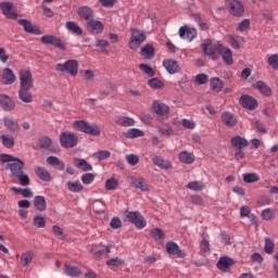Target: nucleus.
<instances>
[{"label": "nucleus", "mask_w": 278, "mask_h": 278, "mask_svg": "<svg viewBox=\"0 0 278 278\" xmlns=\"http://www.w3.org/2000/svg\"><path fill=\"white\" fill-rule=\"evenodd\" d=\"M87 27H90V29H92V31H94L96 34H103V23H101V21H97V20H91L89 22H87Z\"/></svg>", "instance_id": "72a5a7b5"}, {"label": "nucleus", "mask_w": 278, "mask_h": 278, "mask_svg": "<svg viewBox=\"0 0 278 278\" xmlns=\"http://www.w3.org/2000/svg\"><path fill=\"white\" fill-rule=\"evenodd\" d=\"M211 88L214 92H220L225 88V81L219 77H213L211 78Z\"/></svg>", "instance_id": "4c0bfd02"}, {"label": "nucleus", "mask_w": 278, "mask_h": 278, "mask_svg": "<svg viewBox=\"0 0 278 278\" xmlns=\"http://www.w3.org/2000/svg\"><path fill=\"white\" fill-rule=\"evenodd\" d=\"M20 88H34V74L30 68H22L18 72Z\"/></svg>", "instance_id": "0eeeda50"}, {"label": "nucleus", "mask_w": 278, "mask_h": 278, "mask_svg": "<svg viewBox=\"0 0 278 278\" xmlns=\"http://www.w3.org/2000/svg\"><path fill=\"white\" fill-rule=\"evenodd\" d=\"M35 174L37 175L38 178L41 179V181H51V173L47 170L45 167L37 166L35 167Z\"/></svg>", "instance_id": "7c9ffc66"}, {"label": "nucleus", "mask_w": 278, "mask_h": 278, "mask_svg": "<svg viewBox=\"0 0 278 278\" xmlns=\"http://www.w3.org/2000/svg\"><path fill=\"white\" fill-rule=\"evenodd\" d=\"M35 255L36 254L34 253V251H26V252L22 253V255H21V264H22V266L24 268L29 266V264H31V262H34Z\"/></svg>", "instance_id": "473e14b6"}, {"label": "nucleus", "mask_w": 278, "mask_h": 278, "mask_svg": "<svg viewBox=\"0 0 278 278\" xmlns=\"http://www.w3.org/2000/svg\"><path fill=\"white\" fill-rule=\"evenodd\" d=\"M17 23L24 28L26 34H36V36H40V34H42V31L39 30V28H36L29 20H18Z\"/></svg>", "instance_id": "aec40b11"}, {"label": "nucleus", "mask_w": 278, "mask_h": 278, "mask_svg": "<svg viewBox=\"0 0 278 278\" xmlns=\"http://www.w3.org/2000/svg\"><path fill=\"white\" fill-rule=\"evenodd\" d=\"M77 14L80 18H84V21H92L94 18V11L90 7H80L77 10Z\"/></svg>", "instance_id": "5701e85b"}, {"label": "nucleus", "mask_w": 278, "mask_h": 278, "mask_svg": "<svg viewBox=\"0 0 278 278\" xmlns=\"http://www.w3.org/2000/svg\"><path fill=\"white\" fill-rule=\"evenodd\" d=\"M42 45H53L54 47H58L61 49V51H64L66 47L62 42V39L60 37L53 36V35H45L41 37Z\"/></svg>", "instance_id": "f8f14e48"}, {"label": "nucleus", "mask_w": 278, "mask_h": 278, "mask_svg": "<svg viewBox=\"0 0 278 278\" xmlns=\"http://www.w3.org/2000/svg\"><path fill=\"white\" fill-rule=\"evenodd\" d=\"M52 233L59 238V240H64L66 236H64V229L60 225L52 226Z\"/></svg>", "instance_id": "bf43d9fd"}, {"label": "nucleus", "mask_w": 278, "mask_h": 278, "mask_svg": "<svg viewBox=\"0 0 278 278\" xmlns=\"http://www.w3.org/2000/svg\"><path fill=\"white\" fill-rule=\"evenodd\" d=\"M168 255H177L178 257H186V252L179 249V245L173 241H169L165 245Z\"/></svg>", "instance_id": "6ab92c4d"}, {"label": "nucleus", "mask_w": 278, "mask_h": 278, "mask_svg": "<svg viewBox=\"0 0 278 278\" xmlns=\"http://www.w3.org/2000/svg\"><path fill=\"white\" fill-rule=\"evenodd\" d=\"M94 177H96L94 174L87 173V174H84L80 179L85 186H90V184L94 181Z\"/></svg>", "instance_id": "680f3d73"}, {"label": "nucleus", "mask_w": 278, "mask_h": 278, "mask_svg": "<svg viewBox=\"0 0 278 278\" xmlns=\"http://www.w3.org/2000/svg\"><path fill=\"white\" fill-rule=\"evenodd\" d=\"M9 60H10V54L8 53V50H5L4 47H0V62H1V64H8Z\"/></svg>", "instance_id": "0e129e2a"}, {"label": "nucleus", "mask_w": 278, "mask_h": 278, "mask_svg": "<svg viewBox=\"0 0 278 278\" xmlns=\"http://www.w3.org/2000/svg\"><path fill=\"white\" fill-rule=\"evenodd\" d=\"M151 108L154 114H157L159 116H168V112H170V109H168V105L164 104V102L160 100H154L152 102Z\"/></svg>", "instance_id": "4468645a"}, {"label": "nucleus", "mask_w": 278, "mask_h": 278, "mask_svg": "<svg viewBox=\"0 0 278 278\" xmlns=\"http://www.w3.org/2000/svg\"><path fill=\"white\" fill-rule=\"evenodd\" d=\"M230 142L233 149H244L245 147H249V140L240 136L232 137Z\"/></svg>", "instance_id": "c756f323"}, {"label": "nucleus", "mask_w": 278, "mask_h": 278, "mask_svg": "<svg viewBox=\"0 0 278 278\" xmlns=\"http://www.w3.org/2000/svg\"><path fill=\"white\" fill-rule=\"evenodd\" d=\"M2 123L8 129V131H11L12 134H18L21 131V125H18V119L14 118L13 116L5 115L2 118Z\"/></svg>", "instance_id": "9d476101"}, {"label": "nucleus", "mask_w": 278, "mask_h": 278, "mask_svg": "<svg viewBox=\"0 0 278 278\" xmlns=\"http://www.w3.org/2000/svg\"><path fill=\"white\" fill-rule=\"evenodd\" d=\"M201 47L204 54H206L208 58H214L216 53H219L223 43H220V41L214 42L212 39H207L202 43Z\"/></svg>", "instance_id": "1a4fd4ad"}, {"label": "nucleus", "mask_w": 278, "mask_h": 278, "mask_svg": "<svg viewBox=\"0 0 278 278\" xmlns=\"http://www.w3.org/2000/svg\"><path fill=\"white\" fill-rule=\"evenodd\" d=\"M148 86L152 88V90H162V88H164V81L159 78H151L148 80Z\"/></svg>", "instance_id": "49530a36"}, {"label": "nucleus", "mask_w": 278, "mask_h": 278, "mask_svg": "<svg viewBox=\"0 0 278 278\" xmlns=\"http://www.w3.org/2000/svg\"><path fill=\"white\" fill-rule=\"evenodd\" d=\"M125 159L129 166H137L140 162V156H138V154H127Z\"/></svg>", "instance_id": "4d7b16f0"}, {"label": "nucleus", "mask_w": 278, "mask_h": 278, "mask_svg": "<svg viewBox=\"0 0 278 278\" xmlns=\"http://www.w3.org/2000/svg\"><path fill=\"white\" fill-rule=\"evenodd\" d=\"M64 273L68 277H79V275H81V270H79V268L71 266L68 264L65 265Z\"/></svg>", "instance_id": "c03bdc74"}, {"label": "nucleus", "mask_w": 278, "mask_h": 278, "mask_svg": "<svg viewBox=\"0 0 278 278\" xmlns=\"http://www.w3.org/2000/svg\"><path fill=\"white\" fill-rule=\"evenodd\" d=\"M73 129L87 134V136H101V128L97 124H90L85 119L74 121L72 124Z\"/></svg>", "instance_id": "f03ea898"}, {"label": "nucleus", "mask_w": 278, "mask_h": 278, "mask_svg": "<svg viewBox=\"0 0 278 278\" xmlns=\"http://www.w3.org/2000/svg\"><path fill=\"white\" fill-rule=\"evenodd\" d=\"M222 123H224L226 127H236V125H238V118L231 112L225 111L222 113Z\"/></svg>", "instance_id": "b1692460"}, {"label": "nucleus", "mask_w": 278, "mask_h": 278, "mask_svg": "<svg viewBox=\"0 0 278 278\" xmlns=\"http://www.w3.org/2000/svg\"><path fill=\"white\" fill-rule=\"evenodd\" d=\"M34 205L37 212H45L47 210V200L42 195H37L34 199Z\"/></svg>", "instance_id": "f704fd0d"}, {"label": "nucleus", "mask_w": 278, "mask_h": 278, "mask_svg": "<svg viewBox=\"0 0 278 278\" xmlns=\"http://www.w3.org/2000/svg\"><path fill=\"white\" fill-rule=\"evenodd\" d=\"M125 220L135 225L137 229H144L147 227V219L140 212H125Z\"/></svg>", "instance_id": "39448f33"}, {"label": "nucleus", "mask_w": 278, "mask_h": 278, "mask_svg": "<svg viewBox=\"0 0 278 278\" xmlns=\"http://www.w3.org/2000/svg\"><path fill=\"white\" fill-rule=\"evenodd\" d=\"M74 164H75L76 168H79L80 170H85V172L92 170V165H90L84 159H75Z\"/></svg>", "instance_id": "79ce46f5"}, {"label": "nucleus", "mask_w": 278, "mask_h": 278, "mask_svg": "<svg viewBox=\"0 0 278 278\" xmlns=\"http://www.w3.org/2000/svg\"><path fill=\"white\" fill-rule=\"evenodd\" d=\"M39 147L40 149H46V151H53V140L49 137H43L39 140Z\"/></svg>", "instance_id": "37998d69"}, {"label": "nucleus", "mask_w": 278, "mask_h": 278, "mask_svg": "<svg viewBox=\"0 0 278 278\" xmlns=\"http://www.w3.org/2000/svg\"><path fill=\"white\" fill-rule=\"evenodd\" d=\"M141 55L144 58V60H152L153 55H155V48H153L152 45H146L141 49Z\"/></svg>", "instance_id": "58836bf2"}, {"label": "nucleus", "mask_w": 278, "mask_h": 278, "mask_svg": "<svg viewBox=\"0 0 278 278\" xmlns=\"http://www.w3.org/2000/svg\"><path fill=\"white\" fill-rule=\"evenodd\" d=\"M150 233L156 242H162L164 240V231L160 228H153Z\"/></svg>", "instance_id": "603ef678"}, {"label": "nucleus", "mask_w": 278, "mask_h": 278, "mask_svg": "<svg viewBox=\"0 0 278 278\" xmlns=\"http://www.w3.org/2000/svg\"><path fill=\"white\" fill-rule=\"evenodd\" d=\"M47 162L50 166H55L58 170H64V162L60 161L56 156H49Z\"/></svg>", "instance_id": "a18cd8bd"}, {"label": "nucleus", "mask_w": 278, "mask_h": 278, "mask_svg": "<svg viewBox=\"0 0 278 278\" xmlns=\"http://www.w3.org/2000/svg\"><path fill=\"white\" fill-rule=\"evenodd\" d=\"M139 70L143 75H147L148 77H155V70H153V67H151L149 64H139Z\"/></svg>", "instance_id": "de8ad7c7"}, {"label": "nucleus", "mask_w": 278, "mask_h": 278, "mask_svg": "<svg viewBox=\"0 0 278 278\" xmlns=\"http://www.w3.org/2000/svg\"><path fill=\"white\" fill-rule=\"evenodd\" d=\"M218 54L222 55L223 61L227 66H231L233 64V52H231V49L222 45Z\"/></svg>", "instance_id": "412c9836"}, {"label": "nucleus", "mask_w": 278, "mask_h": 278, "mask_svg": "<svg viewBox=\"0 0 278 278\" xmlns=\"http://www.w3.org/2000/svg\"><path fill=\"white\" fill-rule=\"evenodd\" d=\"M181 125L186 129H194V127H197V122H194L193 119L184 118L181 119Z\"/></svg>", "instance_id": "338daca9"}, {"label": "nucleus", "mask_w": 278, "mask_h": 278, "mask_svg": "<svg viewBox=\"0 0 278 278\" xmlns=\"http://www.w3.org/2000/svg\"><path fill=\"white\" fill-rule=\"evenodd\" d=\"M210 79V76H207L206 74H198L194 78V84L197 86H204V84H207Z\"/></svg>", "instance_id": "6e6d98bb"}, {"label": "nucleus", "mask_w": 278, "mask_h": 278, "mask_svg": "<svg viewBox=\"0 0 278 278\" xmlns=\"http://www.w3.org/2000/svg\"><path fill=\"white\" fill-rule=\"evenodd\" d=\"M55 71L56 73H67L71 77H77L79 75V62L77 60H67L64 63H58Z\"/></svg>", "instance_id": "7ed1b4c3"}, {"label": "nucleus", "mask_w": 278, "mask_h": 278, "mask_svg": "<svg viewBox=\"0 0 278 278\" xmlns=\"http://www.w3.org/2000/svg\"><path fill=\"white\" fill-rule=\"evenodd\" d=\"M16 81V74H14V71L7 67L2 71V84L4 86H11V84H14Z\"/></svg>", "instance_id": "4be33fe9"}, {"label": "nucleus", "mask_w": 278, "mask_h": 278, "mask_svg": "<svg viewBox=\"0 0 278 278\" xmlns=\"http://www.w3.org/2000/svg\"><path fill=\"white\" fill-rule=\"evenodd\" d=\"M236 29L237 31H240V34L247 33L249 29H251V20L244 18L238 24Z\"/></svg>", "instance_id": "09e8293b"}, {"label": "nucleus", "mask_w": 278, "mask_h": 278, "mask_svg": "<svg viewBox=\"0 0 278 278\" xmlns=\"http://www.w3.org/2000/svg\"><path fill=\"white\" fill-rule=\"evenodd\" d=\"M0 10H2V13L7 18H11L13 21L18 18V13H16V9H14V4H12V2H1Z\"/></svg>", "instance_id": "9b49d317"}, {"label": "nucleus", "mask_w": 278, "mask_h": 278, "mask_svg": "<svg viewBox=\"0 0 278 278\" xmlns=\"http://www.w3.org/2000/svg\"><path fill=\"white\" fill-rule=\"evenodd\" d=\"M152 162L154 166L163 168V170H170V168H173V163H170L168 160H164V157L160 155L154 156Z\"/></svg>", "instance_id": "a878e982"}, {"label": "nucleus", "mask_w": 278, "mask_h": 278, "mask_svg": "<svg viewBox=\"0 0 278 278\" xmlns=\"http://www.w3.org/2000/svg\"><path fill=\"white\" fill-rule=\"evenodd\" d=\"M163 67L169 75H177V73L181 71V67H179V62L175 61L174 59L163 60Z\"/></svg>", "instance_id": "ddd939ff"}, {"label": "nucleus", "mask_w": 278, "mask_h": 278, "mask_svg": "<svg viewBox=\"0 0 278 278\" xmlns=\"http://www.w3.org/2000/svg\"><path fill=\"white\" fill-rule=\"evenodd\" d=\"M256 89L264 94V97H270L273 94V90H270V87L266 86V83L258 80L255 85Z\"/></svg>", "instance_id": "a19ab883"}, {"label": "nucleus", "mask_w": 278, "mask_h": 278, "mask_svg": "<svg viewBox=\"0 0 278 278\" xmlns=\"http://www.w3.org/2000/svg\"><path fill=\"white\" fill-rule=\"evenodd\" d=\"M66 30L71 31V34H75L76 36H81L84 34V29L79 27V24L76 22H66L65 24Z\"/></svg>", "instance_id": "c9c22d12"}, {"label": "nucleus", "mask_w": 278, "mask_h": 278, "mask_svg": "<svg viewBox=\"0 0 278 278\" xmlns=\"http://www.w3.org/2000/svg\"><path fill=\"white\" fill-rule=\"evenodd\" d=\"M0 140H2V144L7 149H12V147H14V137L10 135H1Z\"/></svg>", "instance_id": "8fccbe9b"}, {"label": "nucleus", "mask_w": 278, "mask_h": 278, "mask_svg": "<svg viewBox=\"0 0 278 278\" xmlns=\"http://www.w3.org/2000/svg\"><path fill=\"white\" fill-rule=\"evenodd\" d=\"M179 36L188 42H192L197 38V30L187 26H181L179 28Z\"/></svg>", "instance_id": "f3484780"}, {"label": "nucleus", "mask_w": 278, "mask_h": 278, "mask_svg": "<svg viewBox=\"0 0 278 278\" xmlns=\"http://www.w3.org/2000/svg\"><path fill=\"white\" fill-rule=\"evenodd\" d=\"M243 181H244V184H256V181H260V175H257L255 173L244 174Z\"/></svg>", "instance_id": "3c124183"}, {"label": "nucleus", "mask_w": 278, "mask_h": 278, "mask_svg": "<svg viewBox=\"0 0 278 278\" xmlns=\"http://www.w3.org/2000/svg\"><path fill=\"white\" fill-rule=\"evenodd\" d=\"M130 31L129 49H131V51H138L142 46V42L147 40V33L140 28H130Z\"/></svg>", "instance_id": "20e7f679"}, {"label": "nucleus", "mask_w": 278, "mask_h": 278, "mask_svg": "<svg viewBox=\"0 0 278 278\" xmlns=\"http://www.w3.org/2000/svg\"><path fill=\"white\" fill-rule=\"evenodd\" d=\"M187 190H192L193 192H203V189L205 188V184L199 180L190 181L186 185Z\"/></svg>", "instance_id": "e433bc0d"}, {"label": "nucleus", "mask_w": 278, "mask_h": 278, "mask_svg": "<svg viewBox=\"0 0 278 278\" xmlns=\"http://www.w3.org/2000/svg\"><path fill=\"white\" fill-rule=\"evenodd\" d=\"M31 89L20 87L18 99L22 103H34V94H31Z\"/></svg>", "instance_id": "393cba45"}, {"label": "nucleus", "mask_w": 278, "mask_h": 278, "mask_svg": "<svg viewBox=\"0 0 278 278\" xmlns=\"http://www.w3.org/2000/svg\"><path fill=\"white\" fill-rule=\"evenodd\" d=\"M239 103L240 105H242V108H245L247 110H255V108H257V100L249 94L241 96L239 99Z\"/></svg>", "instance_id": "a211bd4d"}, {"label": "nucleus", "mask_w": 278, "mask_h": 278, "mask_svg": "<svg viewBox=\"0 0 278 278\" xmlns=\"http://www.w3.org/2000/svg\"><path fill=\"white\" fill-rule=\"evenodd\" d=\"M267 64H269L274 71H278V54H271L267 60Z\"/></svg>", "instance_id": "e2e57ef3"}, {"label": "nucleus", "mask_w": 278, "mask_h": 278, "mask_svg": "<svg viewBox=\"0 0 278 278\" xmlns=\"http://www.w3.org/2000/svg\"><path fill=\"white\" fill-rule=\"evenodd\" d=\"M226 9L229 14L237 17L244 16V4L240 0H226L225 1Z\"/></svg>", "instance_id": "423d86ee"}, {"label": "nucleus", "mask_w": 278, "mask_h": 278, "mask_svg": "<svg viewBox=\"0 0 278 278\" xmlns=\"http://www.w3.org/2000/svg\"><path fill=\"white\" fill-rule=\"evenodd\" d=\"M60 142L63 149H73V147H77V142H79V138L75 132L64 131L60 135Z\"/></svg>", "instance_id": "6e6552de"}, {"label": "nucleus", "mask_w": 278, "mask_h": 278, "mask_svg": "<svg viewBox=\"0 0 278 278\" xmlns=\"http://www.w3.org/2000/svg\"><path fill=\"white\" fill-rule=\"evenodd\" d=\"M129 179L131 188H135L136 190H141V192H149V185L147 184V180H144V178L131 176Z\"/></svg>", "instance_id": "dca6fc26"}, {"label": "nucleus", "mask_w": 278, "mask_h": 278, "mask_svg": "<svg viewBox=\"0 0 278 278\" xmlns=\"http://www.w3.org/2000/svg\"><path fill=\"white\" fill-rule=\"evenodd\" d=\"M104 188L105 190H116V188H118V180L114 177L109 178L105 181Z\"/></svg>", "instance_id": "5fc2aeb1"}, {"label": "nucleus", "mask_w": 278, "mask_h": 278, "mask_svg": "<svg viewBox=\"0 0 278 278\" xmlns=\"http://www.w3.org/2000/svg\"><path fill=\"white\" fill-rule=\"evenodd\" d=\"M178 160L181 162V164H194V153L188 152V151H181L178 154Z\"/></svg>", "instance_id": "bb28decb"}, {"label": "nucleus", "mask_w": 278, "mask_h": 278, "mask_svg": "<svg viewBox=\"0 0 278 278\" xmlns=\"http://www.w3.org/2000/svg\"><path fill=\"white\" fill-rule=\"evenodd\" d=\"M261 216L263 220H273V218H275V210L265 208L262 211Z\"/></svg>", "instance_id": "13d9d810"}, {"label": "nucleus", "mask_w": 278, "mask_h": 278, "mask_svg": "<svg viewBox=\"0 0 278 278\" xmlns=\"http://www.w3.org/2000/svg\"><path fill=\"white\" fill-rule=\"evenodd\" d=\"M66 188L70 192L77 193V192H81V190H84V185H81V182L79 180L67 181Z\"/></svg>", "instance_id": "ea45409f"}, {"label": "nucleus", "mask_w": 278, "mask_h": 278, "mask_svg": "<svg viewBox=\"0 0 278 278\" xmlns=\"http://www.w3.org/2000/svg\"><path fill=\"white\" fill-rule=\"evenodd\" d=\"M200 251L202 255H210V241H207V239L201 241Z\"/></svg>", "instance_id": "052dcab7"}, {"label": "nucleus", "mask_w": 278, "mask_h": 278, "mask_svg": "<svg viewBox=\"0 0 278 278\" xmlns=\"http://www.w3.org/2000/svg\"><path fill=\"white\" fill-rule=\"evenodd\" d=\"M0 108L4 112H12L16 108V102L8 94H0Z\"/></svg>", "instance_id": "2eb2a0df"}, {"label": "nucleus", "mask_w": 278, "mask_h": 278, "mask_svg": "<svg viewBox=\"0 0 278 278\" xmlns=\"http://www.w3.org/2000/svg\"><path fill=\"white\" fill-rule=\"evenodd\" d=\"M110 155H112V153L108 150H102L99 151L94 154V157H97V160L101 161V160H108V157H110Z\"/></svg>", "instance_id": "774afa93"}, {"label": "nucleus", "mask_w": 278, "mask_h": 278, "mask_svg": "<svg viewBox=\"0 0 278 278\" xmlns=\"http://www.w3.org/2000/svg\"><path fill=\"white\" fill-rule=\"evenodd\" d=\"M0 162L7 164V170H10L11 176L20 181L22 186H29L31 180L29 175L25 173V162L11 154H0Z\"/></svg>", "instance_id": "f257e3e1"}, {"label": "nucleus", "mask_w": 278, "mask_h": 278, "mask_svg": "<svg viewBox=\"0 0 278 278\" xmlns=\"http://www.w3.org/2000/svg\"><path fill=\"white\" fill-rule=\"evenodd\" d=\"M96 47L101 51V53H108V47H110V41L105 39H98L96 41Z\"/></svg>", "instance_id": "864d4df0"}, {"label": "nucleus", "mask_w": 278, "mask_h": 278, "mask_svg": "<svg viewBox=\"0 0 278 278\" xmlns=\"http://www.w3.org/2000/svg\"><path fill=\"white\" fill-rule=\"evenodd\" d=\"M124 138H128L134 140V138H142L144 136V131L139 128H130L123 132Z\"/></svg>", "instance_id": "2f4dec72"}, {"label": "nucleus", "mask_w": 278, "mask_h": 278, "mask_svg": "<svg viewBox=\"0 0 278 278\" xmlns=\"http://www.w3.org/2000/svg\"><path fill=\"white\" fill-rule=\"evenodd\" d=\"M274 249H275V243L273 242V240H270L268 238L265 239V247H264L265 253L270 255V254H273Z\"/></svg>", "instance_id": "69168bd1"}, {"label": "nucleus", "mask_w": 278, "mask_h": 278, "mask_svg": "<svg viewBox=\"0 0 278 278\" xmlns=\"http://www.w3.org/2000/svg\"><path fill=\"white\" fill-rule=\"evenodd\" d=\"M231 266H233V260L227 256L220 257L217 262V268L224 273H227Z\"/></svg>", "instance_id": "c85d7f7f"}, {"label": "nucleus", "mask_w": 278, "mask_h": 278, "mask_svg": "<svg viewBox=\"0 0 278 278\" xmlns=\"http://www.w3.org/2000/svg\"><path fill=\"white\" fill-rule=\"evenodd\" d=\"M115 124L119 125V127H134L136 119L127 116H117L115 117Z\"/></svg>", "instance_id": "cd10ccee"}]
</instances>
